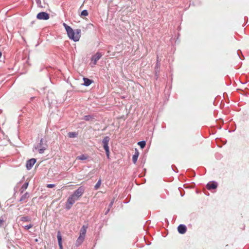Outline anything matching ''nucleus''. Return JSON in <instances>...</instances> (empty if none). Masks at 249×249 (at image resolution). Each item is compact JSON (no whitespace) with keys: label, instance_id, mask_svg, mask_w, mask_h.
<instances>
[{"label":"nucleus","instance_id":"obj_1","mask_svg":"<svg viewBox=\"0 0 249 249\" xmlns=\"http://www.w3.org/2000/svg\"><path fill=\"white\" fill-rule=\"evenodd\" d=\"M84 192L85 188L83 186H80L76 189L73 194L68 197L65 205V209L67 210H70L75 202L78 200L83 195Z\"/></svg>","mask_w":249,"mask_h":249},{"label":"nucleus","instance_id":"obj_2","mask_svg":"<svg viewBox=\"0 0 249 249\" xmlns=\"http://www.w3.org/2000/svg\"><path fill=\"white\" fill-rule=\"evenodd\" d=\"M63 26L67 31L69 37L73 40L74 42L78 41L81 36V30L77 29L74 31L70 26H68L66 23H63Z\"/></svg>","mask_w":249,"mask_h":249},{"label":"nucleus","instance_id":"obj_3","mask_svg":"<svg viewBox=\"0 0 249 249\" xmlns=\"http://www.w3.org/2000/svg\"><path fill=\"white\" fill-rule=\"evenodd\" d=\"M47 147V141L41 138L37 145L34 146V148L38 150L39 154H43Z\"/></svg>","mask_w":249,"mask_h":249},{"label":"nucleus","instance_id":"obj_4","mask_svg":"<svg viewBox=\"0 0 249 249\" xmlns=\"http://www.w3.org/2000/svg\"><path fill=\"white\" fill-rule=\"evenodd\" d=\"M110 141V138L108 136H106L102 140V144L106 151V154L107 159H109V148L108 143Z\"/></svg>","mask_w":249,"mask_h":249},{"label":"nucleus","instance_id":"obj_5","mask_svg":"<svg viewBox=\"0 0 249 249\" xmlns=\"http://www.w3.org/2000/svg\"><path fill=\"white\" fill-rule=\"evenodd\" d=\"M36 18L38 19L41 20H47L49 18V14L45 12H41L39 13L36 16Z\"/></svg>","mask_w":249,"mask_h":249},{"label":"nucleus","instance_id":"obj_6","mask_svg":"<svg viewBox=\"0 0 249 249\" xmlns=\"http://www.w3.org/2000/svg\"><path fill=\"white\" fill-rule=\"evenodd\" d=\"M103 55L101 53L97 52L94 55H92L91 59L94 65L96 64L97 62L101 58Z\"/></svg>","mask_w":249,"mask_h":249},{"label":"nucleus","instance_id":"obj_7","mask_svg":"<svg viewBox=\"0 0 249 249\" xmlns=\"http://www.w3.org/2000/svg\"><path fill=\"white\" fill-rule=\"evenodd\" d=\"M36 159L34 158L28 160L27 161L26 165V168L27 169V170H30L33 167L35 163L36 162Z\"/></svg>","mask_w":249,"mask_h":249},{"label":"nucleus","instance_id":"obj_8","mask_svg":"<svg viewBox=\"0 0 249 249\" xmlns=\"http://www.w3.org/2000/svg\"><path fill=\"white\" fill-rule=\"evenodd\" d=\"M206 187L209 190L215 189L217 187V183L215 181H210L207 183Z\"/></svg>","mask_w":249,"mask_h":249},{"label":"nucleus","instance_id":"obj_9","mask_svg":"<svg viewBox=\"0 0 249 249\" xmlns=\"http://www.w3.org/2000/svg\"><path fill=\"white\" fill-rule=\"evenodd\" d=\"M178 231L179 233L184 234L186 232L187 228L185 225L180 224L178 227Z\"/></svg>","mask_w":249,"mask_h":249},{"label":"nucleus","instance_id":"obj_10","mask_svg":"<svg viewBox=\"0 0 249 249\" xmlns=\"http://www.w3.org/2000/svg\"><path fill=\"white\" fill-rule=\"evenodd\" d=\"M139 156V152L137 149H135V154L133 155L132 157V161L135 164L137 162L138 157Z\"/></svg>","mask_w":249,"mask_h":249},{"label":"nucleus","instance_id":"obj_11","mask_svg":"<svg viewBox=\"0 0 249 249\" xmlns=\"http://www.w3.org/2000/svg\"><path fill=\"white\" fill-rule=\"evenodd\" d=\"M85 238V237L84 236L79 235V236L78 237V238L76 241V243H75L76 246L79 247V246H80L83 242Z\"/></svg>","mask_w":249,"mask_h":249},{"label":"nucleus","instance_id":"obj_12","mask_svg":"<svg viewBox=\"0 0 249 249\" xmlns=\"http://www.w3.org/2000/svg\"><path fill=\"white\" fill-rule=\"evenodd\" d=\"M83 81L84 84L83 85L86 87L89 86L93 82L92 80L86 77L83 78Z\"/></svg>","mask_w":249,"mask_h":249},{"label":"nucleus","instance_id":"obj_13","mask_svg":"<svg viewBox=\"0 0 249 249\" xmlns=\"http://www.w3.org/2000/svg\"><path fill=\"white\" fill-rule=\"evenodd\" d=\"M95 116L93 115H85L83 117V119L86 121H92L94 119Z\"/></svg>","mask_w":249,"mask_h":249},{"label":"nucleus","instance_id":"obj_14","mask_svg":"<svg viewBox=\"0 0 249 249\" xmlns=\"http://www.w3.org/2000/svg\"><path fill=\"white\" fill-rule=\"evenodd\" d=\"M31 221V217H30L29 216H22L20 218V221H21V222H30Z\"/></svg>","mask_w":249,"mask_h":249},{"label":"nucleus","instance_id":"obj_15","mask_svg":"<svg viewBox=\"0 0 249 249\" xmlns=\"http://www.w3.org/2000/svg\"><path fill=\"white\" fill-rule=\"evenodd\" d=\"M87 231V227L83 226L80 231V235L85 237V235Z\"/></svg>","mask_w":249,"mask_h":249},{"label":"nucleus","instance_id":"obj_16","mask_svg":"<svg viewBox=\"0 0 249 249\" xmlns=\"http://www.w3.org/2000/svg\"><path fill=\"white\" fill-rule=\"evenodd\" d=\"M88 158V156L85 154H82L77 157L76 159L80 160H86Z\"/></svg>","mask_w":249,"mask_h":249},{"label":"nucleus","instance_id":"obj_17","mask_svg":"<svg viewBox=\"0 0 249 249\" xmlns=\"http://www.w3.org/2000/svg\"><path fill=\"white\" fill-rule=\"evenodd\" d=\"M29 197V194L28 192L25 193L24 195H23L20 199L19 201L21 202L24 200H25L26 198H28Z\"/></svg>","mask_w":249,"mask_h":249},{"label":"nucleus","instance_id":"obj_18","mask_svg":"<svg viewBox=\"0 0 249 249\" xmlns=\"http://www.w3.org/2000/svg\"><path fill=\"white\" fill-rule=\"evenodd\" d=\"M68 135L70 138H76V137H77L78 134H77V133L75 132H69L68 134Z\"/></svg>","mask_w":249,"mask_h":249},{"label":"nucleus","instance_id":"obj_19","mask_svg":"<svg viewBox=\"0 0 249 249\" xmlns=\"http://www.w3.org/2000/svg\"><path fill=\"white\" fill-rule=\"evenodd\" d=\"M138 144L140 146V147L142 149L145 146L146 142H145V141H142L139 142H138Z\"/></svg>","mask_w":249,"mask_h":249},{"label":"nucleus","instance_id":"obj_20","mask_svg":"<svg viewBox=\"0 0 249 249\" xmlns=\"http://www.w3.org/2000/svg\"><path fill=\"white\" fill-rule=\"evenodd\" d=\"M57 240H58V243H62V236L61 235V233L59 231H58L57 232Z\"/></svg>","mask_w":249,"mask_h":249},{"label":"nucleus","instance_id":"obj_21","mask_svg":"<svg viewBox=\"0 0 249 249\" xmlns=\"http://www.w3.org/2000/svg\"><path fill=\"white\" fill-rule=\"evenodd\" d=\"M101 179H99L98 180L97 182L96 183V184L94 186V189L95 190H97L100 187V186H101Z\"/></svg>","mask_w":249,"mask_h":249},{"label":"nucleus","instance_id":"obj_22","mask_svg":"<svg viewBox=\"0 0 249 249\" xmlns=\"http://www.w3.org/2000/svg\"><path fill=\"white\" fill-rule=\"evenodd\" d=\"M28 184H29V183L27 182H26L24 183V184L22 186L21 188V189L22 190L21 191V193H22L23 192V191H24L25 190H26L27 188V187L28 186Z\"/></svg>","mask_w":249,"mask_h":249},{"label":"nucleus","instance_id":"obj_23","mask_svg":"<svg viewBox=\"0 0 249 249\" xmlns=\"http://www.w3.org/2000/svg\"><path fill=\"white\" fill-rule=\"evenodd\" d=\"M88 12L87 10H84L81 12V16H87L88 15Z\"/></svg>","mask_w":249,"mask_h":249},{"label":"nucleus","instance_id":"obj_24","mask_svg":"<svg viewBox=\"0 0 249 249\" xmlns=\"http://www.w3.org/2000/svg\"><path fill=\"white\" fill-rule=\"evenodd\" d=\"M160 61L159 60L158 56H157V63H156L155 67H157L158 68H160Z\"/></svg>","mask_w":249,"mask_h":249},{"label":"nucleus","instance_id":"obj_25","mask_svg":"<svg viewBox=\"0 0 249 249\" xmlns=\"http://www.w3.org/2000/svg\"><path fill=\"white\" fill-rule=\"evenodd\" d=\"M33 226V225L32 224H30L28 225H26L25 226H24V228L25 229V230H29L30 229H31V228H32Z\"/></svg>","mask_w":249,"mask_h":249},{"label":"nucleus","instance_id":"obj_26","mask_svg":"<svg viewBox=\"0 0 249 249\" xmlns=\"http://www.w3.org/2000/svg\"><path fill=\"white\" fill-rule=\"evenodd\" d=\"M114 202V198H113L111 200V201L108 205V207L111 208L112 207V205H113Z\"/></svg>","mask_w":249,"mask_h":249},{"label":"nucleus","instance_id":"obj_27","mask_svg":"<svg viewBox=\"0 0 249 249\" xmlns=\"http://www.w3.org/2000/svg\"><path fill=\"white\" fill-rule=\"evenodd\" d=\"M55 186L54 184H48L47 185V187L49 188H52Z\"/></svg>","mask_w":249,"mask_h":249},{"label":"nucleus","instance_id":"obj_28","mask_svg":"<svg viewBox=\"0 0 249 249\" xmlns=\"http://www.w3.org/2000/svg\"><path fill=\"white\" fill-rule=\"evenodd\" d=\"M159 75H160L159 72H155V77L156 80H157L158 78H159Z\"/></svg>","mask_w":249,"mask_h":249},{"label":"nucleus","instance_id":"obj_29","mask_svg":"<svg viewBox=\"0 0 249 249\" xmlns=\"http://www.w3.org/2000/svg\"><path fill=\"white\" fill-rule=\"evenodd\" d=\"M36 1L37 4L38 6H40V5L41 4V0H36Z\"/></svg>","mask_w":249,"mask_h":249},{"label":"nucleus","instance_id":"obj_30","mask_svg":"<svg viewBox=\"0 0 249 249\" xmlns=\"http://www.w3.org/2000/svg\"><path fill=\"white\" fill-rule=\"evenodd\" d=\"M160 68H157V67H155V72H160Z\"/></svg>","mask_w":249,"mask_h":249},{"label":"nucleus","instance_id":"obj_31","mask_svg":"<svg viewBox=\"0 0 249 249\" xmlns=\"http://www.w3.org/2000/svg\"><path fill=\"white\" fill-rule=\"evenodd\" d=\"M60 249H63L62 243H58Z\"/></svg>","mask_w":249,"mask_h":249},{"label":"nucleus","instance_id":"obj_32","mask_svg":"<svg viewBox=\"0 0 249 249\" xmlns=\"http://www.w3.org/2000/svg\"><path fill=\"white\" fill-rule=\"evenodd\" d=\"M110 209L111 208H110L109 207L108 208V209L105 212V214H107L108 213V212H109Z\"/></svg>","mask_w":249,"mask_h":249},{"label":"nucleus","instance_id":"obj_33","mask_svg":"<svg viewBox=\"0 0 249 249\" xmlns=\"http://www.w3.org/2000/svg\"><path fill=\"white\" fill-rule=\"evenodd\" d=\"M3 219H1V218H0V227H1V225H2V224L3 223Z\"/></svg>","mask_w":249,"mask_h":249},{"label":"nucleus","instance_id":"obj_34","mask_svg":"<svg viewBox=\"0 0 249 249\" xmlns=\"http://www.w3.org/2000/svg\"><path fill=\"white\" fill-rule=\"evenodd\" d=\"M1 55H2V53H1V52L0 51V58L1 57Z\"/></svg>","mask_w":249,"mask_h":249}]
</instances>
